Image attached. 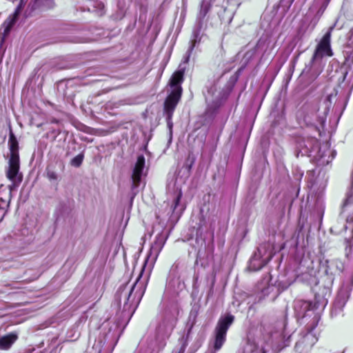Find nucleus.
<instances>
[{"instance_id":"nucleus-1","label":"nucleus","mask_w":353,"mask_h":353,"mask_svg":"<svg viewBox=\"0 0 353 353\" xmlns=\"http://www.w3.org/2000/svg\"><path fill=\"white\" fill-rule=\"evenodd\" d=\"M331 288H319L318 291L314 292V301H307L303 300H297L294 303V310L297 314L305 318L314 316V314H319L315 310L319 307L324 308L327 304V298L331 294Z\"/></svg>"},{"instance_id":"nucleus-2","label":"nucleus","mask_w":353,"mask_h":353,"mask_svg":"<svg viewBox=\"0 0 353 353\" xmlns=\"http://www.w3.org/2000/svg\"><path fill=\"white\" fill-rule=\"evenodd\" d=\"M296 147L302 155L313 157L321 165L328 164L333 159L330 157L331 151L329 149L322 151L318 140L314 138L299 139Z\"/></svg>"},{"instance_id":"nucleus-3","label":"nucleus","mask_w":353,"mask_h":353,"mask_svg":"<svg viewBox=\"0 0 353 353\" xmlns=\"http://www.w3.org/2000/svg\"><path fill=\"white\" fill-rule=\"evenodd\" d=\"M165 243L163 236H158L156 237L154 243L152 245L150 252L146 258L142 271L136 279L132 287H146L148 284L150 273L154 265L160 252L161 251Z\"/></svg>"},{"instance_id":"nucleus-4","label":"nucleus","mask_w":353,"mask_h":353,"mask_svg":"<svg viewBox=\"0 0 353 353\" xmlns=\"http://www.w3.org/2000/svg\"><path fill=\"white\" fill-rule=\"evenodd\" d=\"M8 146L10 150L9 165L6 172L7 177L13 183L14 185H18L22 181V176L19 174V143L17 138L10 133Z\"/></svg>"},{"instance_id":"nucleus-5","label":"nucleus","mask_w":353,"mask_h":353,"mask_svg":"<svg viewBox=\"0 0 353 353\" xmlns=\"http://www.w3.org/2000/svg\"><path fill=\"white\" fill-rule=\"evenodd\" d=\"M320 320V314H314L312 319L306 323L305 326L306 332L304 334L303 338L296 343L294 346L296 351L301 350L303 347L311 348L318 341L321 332V329L318 328Z\"/></svg>"},{"instance_id":"nucleus-6","label":"nucleus","mask_w":353,"mask_h":353,"mask_svg":"<svg viewBox=\"0 0 353 353\" xmlns=\"http://www.w3.org/2000/svg\"><path fill=\"white\" fill-rule=\"evenodd\" d=\"M212 0H203L201 3V8L197 16V23L194 28L191 39L190 41V46L184 57V62L187 63L189 61L190 57L194 47L201 41V30L203 26V20L206 16L207 13L210 9Z\"/></svg>"},{"instance_id":"nucleus-7","label":"nucleus","mask_w":353,"mask_h":353,"mask_svg":"<svg viewBox=\"0 0 353 353\" xmlns=\"http://www.w3.org/2000/svg\"><path fill=\"white\" fill-rule=\"evenodd\" d=\"M234 320V316L232 314H227L219 320L214 330V349L215 351L219 350L225 342L227 332Z\"/></svg>"},{"instance_id":"nucleus-8","label":"nucleus","mask_w":353,"mask_h":353,"mask_svg":"<svg viewBox=\"0 0 353 353\" xmlns=\"http://www.w3.org/2000/svg\"><path fill=\"white\" fill-rule=\"evenodd\" d=\"M318 112L319 110L316 108L305 110L301 123L320 131L319 127H322L325 121V112L318 113Z\"/></svg>"},{"instance_id":"nucleus-9","label":"nucleus","mask_w":353,"mask_h":353,"mask_svg":"<svg viewBox=\"0 0 353 353\" xmlns=\"http://www.w3.org/2000/svg\"><path fill=\"white\" fill-rule=\"evenodd\" d=\"M270 248V245L268 244L267 245H265L264 246H261L258 251H259V255L256 254H254V256L252 258L250 262L249 268L252 271H257L261 269L263 266H265L269 261L271 260L272 258L274 253L272 251H270L267 256H265V254L262 255V250L264 248Z\"/></svg>"},{"instance_id":"nucleus-10","label":"nucleus","mask_w":353,"mask_h":353,"mask_svg":"<svg viewBox=\"0 0 353 353\" xmlns=\"http://www.w3.org/2000/svg\"><path fill=\"white\" fill-rule=\"evenodd\" d=\"M332 55V52L330 48V33L327 32L316 46V50L312 58V61L314 62L315 61L323 58L324 56L331 57Z\"/></svg>"},{"instance_id":"nucleus-11","label":"nucleus","mask_w":353,"mask_h":353,"mask_svg":"<svg viewBox=\"0 0 353 353\" xmlns=\"http://www.w3.org/2000/svg\"><path fill=\"white\" fill-rule=\"evenodd\" d=\"M145 160L143 155L141 154L137 157V161L132 168V188H135L139 185L141 177L145 174Z\"/></svg>"},{"instance_id":"nucleus-12","label":"nucleus","mask_w":353,"mask_h":353,"mask_svg":"<svg viewBox=\"0 0 353 353\" xmlns=\"http://www.w3.org/2000/svg\"><path fill=\"white\" fill-rule=\"evenodd\" d=\"M181 97V89L176 88L175 90H172L170 95L167 97L164 104V112L168 119L172 117L173 112Z\"/></svg>"},{"instance_id":"nucleus-13","label":"nucleus","mask_w":353,"mask_h":353,"mask_svg":"<svg viewBox=\"0 0 353 353\" xmlns=\"http://www.w3.org/2000/svg\"><path fill=\"white\" fill-rule=\"evenodd\" d=\"M22 3H21L16 8L14 12L12 15H10L1 25L0 29V34L1 35L2 41H3L6 37L9 34L11 28L14 25L15 22L18 19V17L22 10Z\"/></svg>"},{"instance_id":"nucleus-14","label":"nucleus","mask_w":353,"mask_h":353,"mask_svg":"<svg viewBox=\"0 0 353 353\" xmlns=\"http://www.w3.org/2000/svg\"><path fill=\"white\" fill-rule=\"evenodd\" d=\"M11 190L0 186V221L3 219L10 201Z\"/></svg>"},{"instance_id":"nucleus-15","label":"nucleus","mask_w":353,"mask_h":353,"mask_svg":"<svg viewBox=\"0 0 353 353\" xmlns=\"http://www.w3.org/2000/svg\"><path fill=\"white\" fill-rule=\"evenodd\" d=\"M145 288H130L125 305H129L130 307L132 305L137 306L145 292Z\"/></svg>"},{"instance_id":"nucleus-16","label":"nucleus","mask_w":353,"mask_h":353,"mask_svg":"<svg viewBox=\"0 0 353 353\" xmlns=\"http://www.w3.org/2000/svg\"><path fill=\"white\" fill-rule=\"evenodd\" d=\"M17 339L18 335L15 332H10L0 336V350H8Z\"/></svg>"},{"instance_id":"nucleus-17","label":"nucleus","mask_w":353,"mask_h":353,"mask_svg":"<svg viewBox=\"0 0 353 353\" xmlns=\"http://www.w3.org/2000/svg\"><path fill=\"white\" fill-rule=\"evenodd\" d=\"M183 79V72L182 71H176L175 72L170 81V85L172 88V90H176V88L181 89V94L182 93V88L181 86V83H182Z\"/></svg>"},{"instance_id":"nucleus-18","label":"nucleus","mask_w":353,"mask_h":353,"mask_svg":"<svg viewBox=\"0 0 353 353\" xmlns=\"http://www.w3.org/2000/svg\"><path fill=\"white\" fill-rule=\"evenodd\" d=\"M350 292L348 288H339L336 302L341 305H344L350 297Z\"/></svg>"},{"instance_id":"nucleus-19","label":"nucleus","mask_w":353,"mask_h":353,"mask_svg":"<svg viewBox=\"0 0 353 353\" xmlns=\"http://www.w3.org/2000/svg\"><path fill=\"white\" fill-rule=\"evenodd\" d=\"M182 196V192L181 190H176L175 196L173 199L172 204V211L175 212L177 210V208L179 205V202Z\"/></svg>"},{"instance_id":"nucleus-20","label":"nucleus","mask_w":353,"mask_h":353,"mask_svg":"<svg viewBox=\"0 0 353 353\" xmlns=\"http://www.w3.org/2000/svg\"><path fill=\"white\" fill-rule=\"evenodd\" d=\"M176 268H172L170 272V274H169V276H168V284L169 285H170V287H174L176 283H175L174 281V277L176 276ZM178 285H180V283H177Z\"/></svg>"},{"instance_id":"nucleus-21","label":"nucleus","mask_w":353,"mask_h":353,"mask_svg":"<svg viewBox=\"0 0 353 353\" xmlns=\"http://www.w3.org/2000/svg\"><path fill=\"white\" fill-rule=\"evenodd\" d=\"M83 159V155L80 154L74 157L71 161V164L74 167H79L81 164Z\"/></svg>"},{"instance_id":"nucleus-22","label":"nucleus","mask_w":353,"mask_h":353,"mask_svg":"<svg viewBox=\"0 0 353 353\" xmlns=\"http://www.w3.org/2000/svg\"><path fill=\"white\" fill-rule=\"evenodd\" d=\"M47 176L51 181L57 180L58 178L57 174L55 172L52 171V170H48Z\"/></svg>"},{"instance_id":"nucleus-23","label":"nucleus","mask_w":353,"mask_h":353,"mask_svg":"<svg viewBox=\"0 0 353 353\" xmlns=\"http://www.w3.org/2000/svg\"><path fill=\"white\" fill-rule=\"evenodd\" d=\"M64 272H65V271H64V268H63V269H62V270H61L58 273V274L54 277V282H57V284H58V283H59V282L61 281V274H63V273H64Z\"/></svg>"},{"instance_id":"nucleus-24","label":"nucleus","mask_w":353,"mask_h":353,"mask_svg":"<svg viewBox=\"0 0 353 353\" xmlns=\"http://www.w3.org/2000/svg\"><path fill=\"white\" fill-rule=\"evenodd\" d=\"M186 346H187L186 343L183 344L181 345V347H180L178 353H185V349H186Z\"/></svg>"},{"instance_id":"nucleus-25","label":"nucleus","mask_w":353,"mask_h":353,"mask_svg":"<svg viewBox=\"0 0 353 353\" xmlns=\"http://www.w3.org/2000/svg\"><path fill=\"white\" fill-rule=\"evenodd\" d=\"M167 123L168 125L170 128H172V118L168 119V116H166Z\"/></svg>"},{"instance_id":"nucleus-26","label":"nucleus","mask_w":353,"mask_h":353,"mask_svg":"<svg viewBox=\"0 0 353 353\" xmlns=\"http://www.w3.org/2000/svg\"><path fill=\"white\" fill-rule=\"evenodd\" d=\"M201 228H202V226H201V225H200V226H199V230H201Z\"/></svg>"}]
</instances>
